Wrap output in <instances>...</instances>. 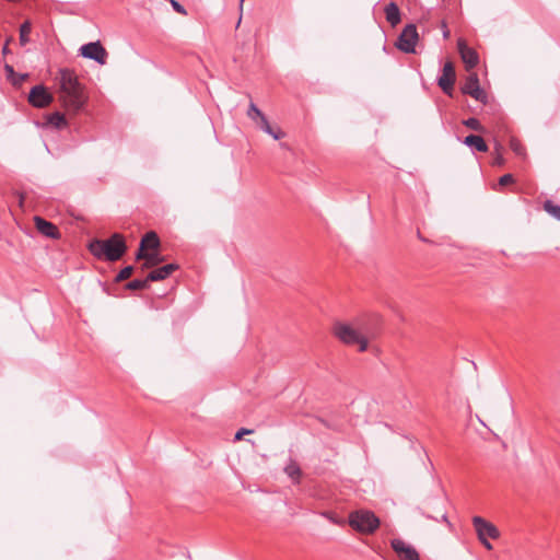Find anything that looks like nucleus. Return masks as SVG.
Instances as JSON below:
<instances>
[{"instance_id": "obj_1", "label": "nucleus", "mask_w": 560, "mask_h": 560, "mask_svg": "<svg viewBox=\"0 0 560 560\" xmlns=\"http://www.w3.org/2000/svg\"><path fill=\"white\" fill-rule=\"evenodd\" d=\"M55 81L66 113L70 117L84 113L89 95L77 72L69 68H59Z\"/></svg>"}, {"instance_id": "obj_2", "label": "nucleus", "mask_w": 560, "mask_h": 560, "mask_svg": "<svg viewBox=\"0 0 560 560\" xmlns=\"http://www.w3.org/2000/svg\"><path fill=\"white\" fill-rule=\"evenodd\" d=\"M89 250L98 259L116 261L125 255L127 245L122 235L114 233L108 238H95L91 241Z\"/></svg>"}, {"instance_id": "obj_3", "label": "nucleus", "mask_w": 560, "mask_h": 560, "mask_svg": "<svg viewBox=\"0 0 560 560\" xmlns=\"http://www.w3.org/2000/svg\"><path fill=\"white\" fill-rule=\"evenodd\" d=\"M349 525L361 534H373L380 526V518L372 511L357 510L349 514Z\"/></svg>"}, {"instance_id": "obj_4", "label": "nucleus", "mask_w": 560, "mask_h": 560, "mask_svg": "<svg viewBox=\"0 0 560 560\" xmlns=\"http://www.w3.org/2000/svg\"><path fill=\"white\" fill-rule=\"evenodd\" d=\"M334 334L346 345H359V350L361 352L368 349V339L348 324L336 323L334 326Z\"/></svg>"}, {"instance_id": "obj_5", "label": "nucleus", "mask_w": 560, "mask_h": 560, "mask_svg": "<svg viewBox=\"0 0 560 560\" xmlns=\"http://www.w3.org/2000/svg\"><path fill=\"white\" fill-rule=\"evenodd\" d=\"M421 35H451L446 22L438 14H430L420 20Z\"/></svg>"}, {"instance_id": "obj_6", "label": "nucleus", "mask_w": 560, "mask_h": 560, "mask_svg": "<svg viewBox=\"0 0 560 560\" xmlns=\"http://www.w3.org/2000/svg\"><path fill=\"white\" fill-rule=\"evenodd\" d=\"M463 94L469 95L482 104L488 103V95L480 86L479 78L476 73H471L462 88Z\"/></svg>"}, {"instance_id": "obj_7", "label": "nucleus", "mask_w": 560, "mask_h": 560, "mask_svg": "<svg viewBox=\"0 0 560 560\" xmlns=\"http://www.w3.org/2000/svg\"><path fill=\"white\" fill-rule=\"evenodd\" d=\"M80 55L86 59L94 60L104 65L107 59V52L100 40L84 44L79 49Z\"/></svg>"}, {"instance_id": "obj_8", "label": "nucleus", "mask_w": 560, "mask_h": 560, "mask_svg": "<svg viewBox=\"0 0 560 560\" xmlns=\"http://www.w3.org/2000/svg\"><path fill=\"white\" fill-rule=\"evenodd\" d=\"M455 83V68L451 61L445 62L442 74L438 78V85L448 96L453 95Z\"/></svg>"}, {"instance_id": "obj_9", "label": "nucleus", "mask_w": 560, "mask_h": 560, "mask_svg": "<svg viewBox=\"0 0 560 560\" xmlns=\"http://www.w3.org/2000/svg\"><path fill=\"white\" fill-rule=\"evenodd\" d=\"M472 524L478 538L497 539L500 536L499 529L481 516H474Z\"/></svg>"}, {"instance_id": "obj_10", "label": "nucleus", "mask_w": 560, "mask_h": 560, "mask_svg": "<svg viewBox=\"0 0 560 560\" xmlns=\"http://www.w3.org/2000/svg\"><path fill=\"white\" fill-rule=\"evenodd\" d=\"M390 547L397 553L400 560H420V556L416 548L411 545L406 544L400 538L392 539Z\"/></svg>"}, {"instance_id": "obj_11", "label": "nucleus", "mask_w": 560, "mask_h": 560, "mask_svg": "<svg viewBox=\"0 0 560 560\" xmlns=\"http://www.w3.org/2000/svg\"><path fill=\"white\" fill-rule=\"evenodd\" d=\"M160 237L154 231L147 232L140 242L139 248L136 253V259L140 260L145 252H153L160 248Z\"/></svg>"}, {"instance_id": "obj_12", "label": "nucleus", "mask_w": 560, "mask_h": 560, "mask_svg": "<svg viewBox=\"0 0 560 560\" xmlns=\"http://www.w3.org/2000/svg\"><path fill=\"white\" fill-rule=\"evenodd\" d=\"M457 47H458L460 58H462L463 62L466 65V68L471 69V68L476 67L477 63L479 62V56L476 52V50L472 49L471 47H469L465 43L463 37H458Z\"/></svg>"}, {"instance_id": "obj_13", "label": "nucleus", "mask_w": 560, "mask_h": 560, "mask_svg": "<svg viewBox=\"0 0 560 560\" xmlns=\"http://www.w3.org/2000/svg\"><path fill=\"white\" fill-rule=\"evenodd\" d=\"M37 234L52 240L60 238V232L57 225L39 215H37Z\"/></svg>"}, {"instance_id": "obj_14", "label": "nucleus", "mask_w": 560, "mask_h": 560, "mask_svg": "<svg viewBox=\"0 0 560 560\" xmlns=\"http://www.w3.org/2000/svg\"><path fill=\"white\" fill-rule=\"evenodd\" d=\"M178 268L179 266L177 264H166L149 272L148 280H150V282L162 281L168 278Z\"/></svg>"}, {"instance_id": "obj_15", "label": "nucleus", "mask_w": 560, "mask_h": 560, "mask_svg": "<svg viewBox=\"0 0 560 560\" xmlns=\"http://www.w3.org/2000/svg\"><path fill=\"white\" fill-rule=\"evenodd\" d=\"M465 145L471 149L472 152H488L489 148L485 139L475 133H470L462 141Z\"/></svg>"}, {"instance_id": "obj_16", "label": "nucleus", "mask_w": 560, "mask_h": 560, "mask_svg": "<svg viewBox=\"0 0 560 560\" xmlns=\"http://www.w3.org/2000/svg\"><path fill=\"white\" fill-rule=\"evenodd\" d=\"M43 126L46 128L60 130L68 127V120L65 114L60 112H54L46 116V121L43 124Z\"/></svg>"}, {"instance_id": "obj_17", "label": "nucleus", "mask_w": 560, "mask_h": 560, "mask_svg": "<svg viewBox=\"0 0 560 560\" xmlns=\"http://www.w3.org/2000/svg\"><path fill=\"white\" fill-rule=\"evenodd\" d=\"M420 37H397L395 47L406 54H417V45Z\"/></svg>"}, {"instance_id": "obj_18", "label": "nucleus", "mask_w": 560, "mask_h": 560, "mask_svg": "<svg viewBox=\"0 0 560 560\" xmlns=\"http://www.w3.org/2000/svg\"><path fill=\"white\" fill-rule=\"evenodd\" d=\"M434 501H435L438 504L443 505V508H442V510H441V520H439V517H438V516H435V515H433V514L429 513V512H428L427 506L418 508L417 510L421 513V515H423L424 517H427V518H429V520H434V521H436V522H444V523H446L448 526H451V522L448 521L447 513H446V511H445V509H444V502H443V500H442V499H440V498H436V499H434ZM434 510L438 512V510H436V509H434ZM439 513H440V511H439Z\"/></svg>"}, {"instance_id": "obj_19", "label": "nucleus", "mask_w": 560, "mask_h": 560, "mask_svg": "<svg viewBox=\"0 0 560 560\" xmlns=\"http://www.w3.org/2000/svg\"><path fill=\"white\" fill-rule=\"evenodd\" d=\"M385 15L387 22L392 26H396L400 22V11L396 3L390 2L385 8Z\"/></svg>"}, {"instance_id": "obj_20", "label": "nucleus", "mask_w": 560, "mask_h": 560, "mask_svg": "<svg viewBox=\"0 0 560 560\" xmlns=\"http://www.w3.org/2000/svg\"><path fill=\"white\" fill-rule=\"evenodd\" d=\"M141 259H144L143 268H151L162 262L164 257L161 255L159 249H156L153 252H145Z\"/></svg>"}, {"instance_id": "obj_21", "label": "nucleus", "mask_w": 560, "mask_h": 560, "mask_svg": "<svg viewBox=\"0 0 560 560\" xmlns=\"http://www.w3.org/2000/svg\"><path fill=\"white\" fill-rule=\"evenodd\" d=\"M284 472L291 478L293 483L300 482L302 470L296 463L291 462L290 464H288L284 467Z\"/></svg>"}, {"instance_id": "obj_22", "label": "nucleus", "mask_w": 560, "mask_h": 560, "mask_svg": "<svg viewBox=\"0 0 560 560\" xmlns=\"http://www.w3.org/2000/svg\"><path fill=\"white\" fill-rule=\"evenodd\" d=\"M51 101V95L44 84L37 83V107L47 105Z\"/></svg>"}, {"instance_id": "obj_23", "label": "nucleus", "mask_w": 560, "mask_h": 560, "mask_svg": "<svg viewBox=\"0 0 560 560\" xmlns=\"http://www.w3.org/2000/svg\"><path fill=\"white\" fill-rule=\"evenodd\" d=\"M149 283L148 277L145 279H133L126 284V289L131 291L144 290L149 288Z\"/></svg>"}, {"instance_id": "obj_24", "label": "nucleus", "mask_w": 560, "mask_h": 560, "mask_svg": "<svg viewBox=\"0 0 560 560\" xmlns=\"http://www.w3.org/2000/svg\"><path fill=\"white\" fill-rule=\"evenodd\" d=\"M544 210L550 214L551 217H553L555 219H557L558 221H560V206L559 205H556L553 201L551 200H546L544 202Z\"/></svg>"}, {"instance_id": "obj_25", "label": "nucleus", "mask_w": 560, "mask_h": 560, "mask_svg": "<svg viewBox=\"0 0 560 560\" xmlns=\"http://www.w3.org/2000/svg\"><path fill=\"white\" fill-rule=\"evenodd\" d=\"M502 150H503L502 145L499 142H495L494 153H493V158H492V165H494V166H503L504 165L505 160L503 158Z\"/></svg>"}, {"instance_id": "obj_26", "label": "nucleus", "mask_w": 560, "mask_h": 560, "mask_svg": "<svg viewBox=\"0 0 560 560\" xmlns=\"http://www.w3.org/2000/svg\"><path fill=\"white\" fill-rule=\"evenodd\" d=\"M261 116H265V114L256 106L254 102L250 101L248 109H247V117L257 122Z\"/></svg>"}, {"instance_id": "obj_27", "label": "nucleus", "mask_w": 560, "mask_h": 560, "mask_svg": "<svg viewBox=\"0 0 560 560\" xmlns=\"http://www.w3.org/2000/svg\"><path fill=\"white\" fill-rule=\"evenodd\" d=\"M261 116H265V114L256 106L254 102L250 101L248 109H247V117L257 122Z\"/></svg>"}, {"instance_id": "obj_28", "label": "nucleus", "mask_w": 560, "mask_h": 560, "mask_svg": "<svg viewBox=\"0 0 560 560\" xmlns=\"http://www.w3.org/2000/svg\"><path fill=\"white\" fill-rule=\"evenodd\" d=\"M463 125L475 131L481 132L485 129L479 119H477L476 117H469L463 120Z\"/></svg>"}, {"instance_id": "obj_29", "label": "nucleus", "mask_w": 560, "mask_h": 560, "mask_svg": "<svg viewBox=\"0 0 560 560\" xmlns=\"http://www.w3.org/2000/svg\"><path fill=\"white\" fill-rule=\"evenodd\" d=\"M133 266L129 265V266H126L124 267L115 277V281L116 282H120V281H124L126 279H128L132 273H133Z\"/></svg>"}, {"instance_id": "obj_30", "label": "nucleus", "mask_w": 560, "mask_h": 560, "mask_svg": "<svg viewBox=\"0 0 560 560\" xmlns=\"http://www.w3.org/2000/svg\"><path fill=\"white\" fill-rule=\"evenodd\" d=\"M419 33H420V21L417 24H415V23L407 24L399 35H420Z\"/></svg>"}, {"instance_id": "obj_31", "label": "nucleus", "mask_w": 560, "mask_h": 560, "mask_svg": "<svg viewBox=\"0 0 560 560\" xmlns=\"http://www.w3.org/2000/svg\"><path fill=\"white\" fill-rule=\"evenodd\" d=\"M510 148L511 150L518 156H522L525 154V149L520 143V141L515 138H511L510 140Z\"/></svg>"}, {"instance_id": "obj_32", "label": "nucleus", "mask_w": 560, "mask_h": 560, "mask_svg": "<svg viewBox=\"0 0 560 560\" xmlns=\"http://www.w3.org/2000/svg\"><path fill=\"white\" fill-rule=\"evenodd\" d=\"M257 127L264 132L268 133L271 131L272 126L269 124L266 115L261 116V118L256 122Z\"/></svg>"}, {"instance_id": "obj_33", "label": "nucleus", "mask_w": 560, "mask_h": 560, "mask_svg": "<svg viewBox=\"0 0 560 560\" xmlns=\"http://www.w3.org/2000/svg\"><path fill=\"white\" fill-rule=\"evenodd\" d=\"M7 71L9 72V77L11 78L14 85L20 84L22 81H24L25 78L28 77V74H22L18 79L14 78V71L13 68L9 65L5 66Z\"/></svg>"}, {"instance_id": "obj_34", "label": "nucleus", "mask_w": 560, "mask_h": 560, "mask_svg": "<svg viewBox=\"0 0 560 560\" xmlns=\"http://www.w3.org/2000/svg\"><path fill=\"white\" fill-rule=\"evenodd\" d=\"M514 182V177L512 174H504L499 178V185L506 186Z\"/></svg>"}, {"instance_id": "obj_35", "label": "nucleus", "mask_w": 560, "mask_h": 560, "mask_svg": "<svg viewBox=\"0 0 560 560\" xmlns=\"http://www.w3.org/2000/svg\"><path fill=\"white\" fill-rule=\"evenodd\" d=\"M253 433V430L241 428L234 435V441H241L245 434Z\"/></svg>"}, {"instance_id": "obj_36", "label": "nucleus", "mask_w": 560, "mask_h": 560, "mask_svg": "<svg viewBox=\"0 0 560 560\" xmlns=\"http://www.w3.org/2000/svg\"><path fill=\"white\" fill-rule=\"evenodd\" d=\"M31 26H32V24L28 21H26L23 24H21V26H20V35L21 36L27 35L31 32Z\"/></svg>"}, {"instance_id": "obj_37", "label": "nucleus", "mask_w": 560, "mask_h": 560, "mask_svg": "<svg viewBox=\"0 0 560 560\" xmlns=\"http://www.w3.org/2000/svg\"><path fill=\"white\" fill-rule=\"evenodd\" d=\"M268 135L271 136L275 140H279L284 136L280 128L275 129L273 127L271 131L268 132Z\"/></svg>"}, {"instance_id": "obj_38", "label": "nucleus", "mask_w": 560, "mask_h": 560, "mask_svg": "<svg viewBox=\"0 0 560 560\" xmlns=\"http://www.w3.org/2000/svg\"><path fill=\"white\" fill-rule=\"evenodd\" d=\"M173 9L180 14H186L185 8L177 1L171 0Z\"/></svg>"}, {"instance_id": "obj_39", "label": "nucleus", "mask_w": 560, "mask_h": 560, "mask_svg": "<svg viewBox=\"0 0 560 560\" xmlns=\"http://www.w3.org/2000/svg\"><path fill=\"white\" fill-rule=\"evenodd\" d=\"M35 96H36V93H35V85L32 86L28 91V95H27V101L28 103L35 107Z\"/></svg>"}, {"instance_id": "obj_40", "label": "nucleus", "mask_w": 560, "mask_h": 560, "mask_svg": "<svg viewBox=\"0 0 560 560\" xmlns=\"http://www.w3.org/2000/svg\"><path fill=\"white\" fill-rule=\"evenodd\" d=\"M479 541L481 542V545L488 549V550H491L492 549V544L489 541L488 538H478Z\"/></svg>"}, {"instance_id": "obj_41", "label": "nucleus", "mask_w": 560, "mask_h": 560, "mask_svg": "<svg viewBox=\"0 0 560 560\" xmlns=\"http://www.w3.org/2000/svg\"><path fill=\"white\" fill-rule=\"evenodd\" d=\"M19 38H20L21 46L26 45L31 39V37H24V36H21Z\"/></svg>"}, {"instance_id": "obj_42", "label": "nucleus", "mask_w": 560, "mask_h": 560, "mask_svg": "<svg viewBox=\"0 0 560 560\" xmlns=\"http://www.w3.org/2000/svg\"><path fill=\"white\" fill-rule=\"evenodd\" d=\"M16 200H18V202H19L20 207H23V200H24L23 195H18V196H16Z\"/></svg>"}, {"instance_id": "obj_43", "label": "nucleus", "mask_w": 560, "mask_h": 560, "mask_svg": "<svg viewBox=\"0 0 560 560\" xmlns=\"http://www.w3.org/2000/svg\"><path fill=\"white\" fill-rule=\"evenodd\" d=\"M324 516L328 517L331 522H334L335 524H337V521H335L332 517H330V516L328 515V513H324Z\"/></svg>"}, {"instance_id": "obj_44", "label": "nucleus", "mask_w": 560, "mask_h": 560, "mask_svg": "<svg viewBox=\"0 0 560 560\" xmlns=\"http://www.w3.org/2000/svg\"><path fill=\"white\" fill-rule=\"evenodd\" d=\"M10 40L3 46V54H5L8 51V45H9Z\"/></svg>"}, {"instance_id": "obj_45", "label": "nucleus", "mask_w": 560, "mask_h": 560, "mask_svg": "<svg viewBox=\"0 0 560 560\" xmlns=\"http://www.w3.org/2000/svg\"><path fill=\"white\" fill-rule=\"evenodd\" d=\"M244 0H241V4L243 3Z\"/></svg>"}]
</instances>
